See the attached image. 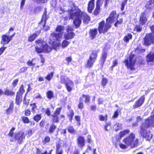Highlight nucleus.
<instances>
[{
  "label": "nucleus",
  "mask_w": 154,
  "mask_h": 154,
  "mask_svg": "<svg viewBox=\"0 0 154 154\" xmlns=\"http://www.w3.org/2000/svg\"><path fill=\"white\" fill-rule=\"evenodd\" d=\"M69 17V19L73 20V23L76 28L79 27L82 20L85 23H88L90 20V17L88 14L78 6H75L74 10L72 9L70 10Z\"/></svg>",
  "instance_id": "f257e3e1"
},
{
  "label": "nucleus",
  "mask_w": 154,
  "mask_h": 154,
  "mask_svg": "<svg viewBox=\"0 0 154 154\" xmlns=\"http://www.w3.org/2000/svg\"><path fill=\"white\" fill-rule=\"evenodd\" d=\"M153 112V114L145 119V122L142 123L140 126V134L142 137L149 141L152 139V135L150 131L147 130L146 129L150 127L151 125H153L154 126V108Z\"/></svg>",
  "instance_id": "f03ea898"
},
{
  "label": "nucleus",
  "mask_w": 154,
  "mask_h": 154,
  "mask_svg": "<svg viewBox=\"0 0 154 154\" xmlns=\"http://www.w3.org/2000/svg\"><path fill=\"white\" fill-rule=\"evenodd\" d=\"M139 141L138 139L135 138V134L133 133H131L128 136L123 139V142L125 144L120 143L119 146L122 149H126L129 146H130L131 148H133L138 145Z\"/></svg>",
  "instance_id": "7ed1b4c3"
},
{
  "label": "nucleus",
  "mask_w": 154,
  "mask_h": 154,
  "mask_svg": "<svg viewBox=\"0 0 154 154\" xmlns=\"http://www.w3.org/2000/svg\"><path fill=\"white\" fill-rule=\"evenodd\" d=\"M15 129V127H12L8 134L9 137H13V139L10 140V141L12 142L14 141H17L18 144H21L23 142V140L25 138V134L23 132L18 131L14 133V131Z\"/></svg>",
  "instance_id": "20e7f679"
},
{
  "label": "nucleus",
  "mask_w": 154,
  "mask_h": 154,
  "mask_svg": "<svg viewBox=\"0 0 154 154\" xmlns=\"http://www.w3.org/2000/svg\"><path fill=\"white\" fill-rule=\"evenodd\" d=\"M100 52L99 49L93 50L90 54L89 58L87 60L85 65L86 68H90L93 66L94 63L96 61L98 57V53Z\"/></svg>",
  "instance_id": "39448f33"
},
{
  "label": "nucleus",
  "mask_w": 154,
  "mask_h": 154,
  "mask_svg": "<svg viewBox=\"0 0 154 154\" xmlns=\"http://www.w3.org/2000/svg\"><path fill=\"white\" fill-rule=\"evenodd\" d=\"M106 22L102 20L98 23L97 29L100 34H105L112 27V23L106 19Z\"/></svg>",
  "instance_id": "423d86ee"
},
{
  "label": "nucleus",
  "mask_w": 154,
  "mask_h": 154,
  "mask_svg": "<svg viewBox=\"0 0 154 154\" xmlns=\"http://www.w3.org/2000/svg\"><path fill=\"white\" fill-rule=\"evenodd\" d=\"M135 56L134 54L131 53L129 56V60L126 59L124 61V62L128 69L132 70H135L134 66L136 60L135 59H133Z\"/></svg>",
  "instance_id": "0eeeda50"
},
{
  "label": "nucleus",
  "mask_w": 154,
  "mask_h": 154,
  "mask_svg": "<svg viewBox=\"0 0 154 154\" xmlns=\"http://www.w3.org/2000/svg\"><path fill=\"white\" fill-rule=\"evenodd\" d=\"M25 91L23 84H22L17 91L15 98V103L17 105H19L22 101V96Z\"/></svg>",
  "instance_id": "6e6552de"
},
{
  "label": "nucleus",
  "mask_w": 154,
  "mask_h": 154,
  "mask_svg": "<svg viewBox=\"0 0 154 154\" xmlns=\"http://www.w3.org/2000/svg\"><path fill=\"white\" fill-rule=\"evenodd\" d=\"M110 0H105V4L104 6L106 7L108 3ZM103 4V0H97L96 2V7L95 9L93 11L94 14L97 15L99 14L100 11V6H101Z\"/></svg>",
  "instance_id": "1a4fd4ad"
},
{
  "label": "nucleus",
  "mask_w": 154,
  "mask_h": 154,
  "mask_svg": "<svg viewBox=\"0 0 154 154\" xmlns=\"http://www.w3.org/2000/svg\"><path fill=\"white\" fill-rule=\"evenodd\" d=\"M144 44L148 46L154 42V35L152 33L146 34L144 38Z\"/></svg>",
  "instance_id": "9d476101"
},
{
  "label": "nucleus",
  "mask_w": 154,
  "mask_h": 154,
  "mask_svg": "<svg viewBox=\"0 0 154 154\" xmlns=\"http://www.w3.org/2000/svg\"><path fill=\"white\" fill-rule=\"evenodd\" d=\"M61 110V107L57 108L54 111L53 114L51 115L52 121V122L58 123L60 121L58 115L60 114Z\"/></svg>",
  "instance_id": "9b49d317"
},
{
  "label": "nucleus",
  "mask_w": 154,
  "mask_h": 154,
  "mask_svg": "<svg viewBox=\"0 0 154 154\" xmlns=\"http://www.w3.org/2000/svg\"><path fill=\"white\" fill-rule=\"evenodd\" d=\"M147 18L146 11L141 12L139 19L140 24L142 26L145 25L148 21Z\"/></svg>",
  "instance_id": "f8f14e48"
},
{
  "label": "nucleus",
  "mask_w": 154,
  "mask_h": 154,
  "mask_svg": "<svg viewBox=\"0 0 154 154\" xmlns=\"http://www.w3.org/2000/svg\"><path fill=\"white\" fill-rule=\"evenodd\" d=\"M74 29L69 26H67L66 28V32L67 34L65 36L66 39L68 40L73 38L75 36V34L72 31Z\"/></svg>",
  "instance_id": "ddd939ff"
},
{
  "label": "nucleus",
  "mask_w": 154,
  "mask_h": 154,
  "mask_svg": "<svg viewBox=\"0 0 154 154\" xmlns=\"http://www.w3.org/2000/svg\"><path fill=\"white\" fill-rule=\"evenodd\" d=\"M119 14H117V12L116 10L112 11L110 13L109 16L106 19L109 21L111 23L114 21L116 19H116H117L119 17Z\"/></svg>",
  "instance_id": "4468645a"
},
{
  "label": "nucleus",
  "mask_w": 154,
  "mask_h": 154,
  "mask_svg": "<svg viewBox=\"0 0 154 154\" xmlns=\"http://www.w3.org/2000/svg\"><path fill=\"white\" fill-rule=\"evenodd\" d=\"M145 100V97L144 95L142 96L135 102L134 104L133 105V108L135 109L141 106L144 103Z\"/></svg>",
  "instance_id": "2eb2a0df"
},
{
  "label": "nucleus",
  "mask_w": 154,
  "mask_h": 154,
  "mask_svg": "<svg viewBox=\"0 0 154 154\" xmlns=\"http://www.w3.org/2000/svg\"><path fill=\"white\" fill-rule=\"evenodd\" d=\"M77 143L78 146L81 149L85 146V141L84 137L82 136H79L77 138Z\"/></svg>",
  "instance_id": "dca6fc26"
},
{
  "label": "nucleus",
  "mask_w": 154,
  "mask_h": 154,
  "mask_svg": "<svg viewBox=\"0 0 154 154\" xmlns=\"http://www.w3.org/2000/svg\"><path fill=\"white\" fill-rule=\"evenodd\" d=\"M98 29L96 28L90 29L89 31V34L91 40L95 38L98 33Z\"/></svg>",
  "instance_id": "f3484780"
},
{
  "label": "nucleus",
  "mask_w": 154,
  "mask_h": 154,
  "mask_svg": "<svg viewBox=\"0 0 154 154\" xmlns=\"http://www.w3.org/2000/svg\"><path fill=\"white\" fill-rule=\"evenodd\" d=\"M60 141L61 140L60 139L59 141L56 143V148L55 154H63V149H60L62 144Z\"/></svg>",
  "instance_id": "a211bd4d"
},
{
  "label": "nucleus",
  "mask_w": 154,
  "mask_h": 154,
  "mask_svg": "<svg viewBox=\"0 0 154 154\" xmlns=\"http://www.w3.org/2000/svg\"><path fill=\"white\" fill-rule=\"evenodd\" d=\"M107 56V53L106 52H104L102 54L100 57L99 63L102 67H103V65L105 62Z\"/></svg>",
  "instance_id": "6ab92c4d"
},
{
  "label": "nucleus",
  "mask_w": 154,
  "mask_h": 154,
  "mask_svg": "<svg viewBox=\"0 0 154 154\" xmlns=\"http://www.w3.org/2000/svg\"><path fill=\"white\" fill-rule=\"evenodd\" d=\"M95 0H90L88 2L87 10L88 12L91 13L94 8Z\"/></svg>",
  "instance_id": "aec40b11"
},
{
  "label": "nucleus",
  "mask_w": 154,
  "mask_h": 154,
  "mask_svg": "<svg viewBox=\"0 0 154 154\" xmlns=\"http://www.w3.org/2000/svg\"><path fill=\"white\" fill-rule=\"evenodd\" d=\"M57 128V126L54 123L51 124L49 126V128L48 129L45 127L46 130L48 131V132L50 134H53Z\"/></svg>",
  "instance_id": "412c9836"
},
{
  "label": "nucleus",
  "mask_w": 154,
  "mask_h": 154,
  "mask_svg": "<svg viewBox=\"0 0 154 154\" xmlns=\"http://www.w3.org/2000/svg\"><path fill=\"white\" fill-rule=\"evenodd\" d=\"M47 11L45 9L44 12L41 20L39 23V24L41 23L43 21H44V24L43 25V28H44L45 27L46 21L48 18L49 17L47 15Z\"/></svg>",
  "instance_id": "4be33fe9"
},
{
  "label": "nucleus",
  "mask_w": 154,
  "mask_h": 154,
  "mask_svg": "<svg viewBox=\"0 0 154 154\" xmlns=\"http://www.w3.org/2000/svg\"><path fill=\"white\" fill-rule=\"evenodd\" d=\"M11 40L10 37L7 34H4L2 36V40L1 43L2 44V42H4V44H5L8 43Z\"/></svg>",
  "instance_id": "5701e85b"
},
{
  "label": "nucleus",
  "mask_w": 154,
  "mask_h": 154,
  "mask_svg": "<svg viewBox=\"0 0 154 154\" xmlns=\"http://www.w3.org/2000/svg\"><path fill=\"white\" fill-rule=\"evenodd\" d=\"M41 32V30H39L38 31L36 32L35 33H33L31 34L28 37V41L29 42H32L37 37L38 34Z\"/></svg>",
  "instance_id": "b1692460"
},
{
  "label": "nucleus",
  "mask_w": 154,
  "mask_h": 154,
  "mask_svg": "<svg viewBox=\"0 0 154 154\" xmlns=\"http://www.w3.org/2000/svg\"><path fill=\"white\" fill-rule=\"evenodd\" d=\"M14 104L13 101H11L9 104L8 108L5 111L7 114H9L13 112L14 109Z\"/></svg>",
  "instance_id": "393cba45"
},
{
  "label": "nucleus",
  "mask_w": 154,
  "mask_h": 154,
  "mask_svg": "<svg viewBox=\"0 0 154 154\" xmlns=\"http://www.w3.org/2000/svg\"><path fill=\"white\" fill-rule=\"evenodd\" d=\"M63 33H58L53 32L51 35L53 38L55 37L57 40L59 41L60 39L62 38Z\"/></svg>",
  "instance_id": "a878e982"
},
{
  "label": "nucleus",
  "mask_w": 154,
  "mask_h": 154,
  "mask_svg": "<svg viewBox=\"0 0 154 154\" xmlns=\"http://www.w3.org/2000/svg\"><path fill=\"white\" fill-rule=\"evenodd\" d=\"M146 62H152L154 61V53L152 54L150 53L147 54L146 56Z\"/></svg>",
  "instance_id": "bb28decb"
},
{
  "label": "nucleus",
  "mask_w": 154,
  "mask_h": 154,
  "mask_svg": "<svg viewBox=\"0 0 154 154\" xmlns=\"http://www.w3.org/2000/svg\"><path fill=\"white\" fill-rule=\"evenodd\" d=\"M42 47L43 51L45 52L49 53L52 50V48L47 44L44 45Z\"/></svg>",
  "instance_id": "cd10ccee"
},
{
  "label": "nucleus",
  "mask_w": 154,
  "mask_h": 154,
  "mask_svg": "<svg viewBox=\"0 0 154 154\" xmlns=\"http://www.w3.org/2000/svg\"><path fill=\"white\" fill-rule=\"evenodd\" d=\"M15 94V92L8 89H6L4 91V95L6 96H13Z\"/></svg>",
  "instance_id": "c85d7f7f"
},
{
  "label": "nucleus",
  "mask_w": 154,
  "mask_h": 154,
  "mask_svg": "<svg viewBox=\"0 0 154 154\" xmlns=\"http://www.w3.org/2000/svg\"><path fill=\"white\" fill-rule=\"evenodd\" d=\"M74 115V112L73 110H71L70 112H67L66 116L70 122H72Z\"/></svg>",
  "instance_id": "c756f323"
},
{
  "label": "nucleus",
  "mask_w": 154,
  "mask_h": 154,
  "mask_svg": "<svg viewBox=\"0 0 154 154\" xmlns=\"http://www.w3.org/2000/svg\"><path fill=\"white\" fill-rule=\"evenodd\" d=\"M130 131L128 129H125L121 131L119 133V138L121 139L122 137L129 133Z\"/></svg>",
  "instance_id": "7c9ffc66"
},
{
  "label": "nucleus",
  "mask_w": 154,
  "mask_h": 154,
  "mask_svg": "<svg viewBox=\"0 0 154 154\" xmlns=\"http://www.w3.org/2000/svg\"><path fill=\"white\" fill-rule=\"evenodd\" d=\"M132 35L130 33H128L127 35H125L123 38V40L126 43L129 42L130 39L132 38Z\"/></svg>",
  "instance_id": "2f4dec72"
},
{
  "label": "nucleus",
  "mask_w": 154,
  "mask_h": 154,
  "mask_svg": "<svg viewBox=\"0 0 154 154\" xmlns=\"http://www.w3.org/2000/svg\"><path fill=\"white\" fill-rule=\"evenodd\" d=\"M113 129L116 131H117L122 129V124H121L116 123L113 126Z\"/></svg>",
  "instance_id": "473e14b6"
},
{
  "label": "nucleus",
  "mask_w": 154,
  "mask_h": 154,
  "mask_svg": "<svg viewBox=\"0 0 154 154\" xmlns=\"http://www.w3.org/2000/svg\"><path fill=\"white\" fill-rule=\"evenodd\" d=\"M154 3V0H149L146 3L145 7L147 9L151 10L152 8L150 6Z\"/></svg>",
  "instance_id": "72a5a7b5"
},
{
  "label": "nucleus",
  "mask_w": 154,
  "mask_h": 154,
  "mask_svg": "<svg viewBox=\"0 0 154 154\" xmlns=\"http://www.w3.org/2000/svg\"><path fill=\"white\" fill-rule=\"evenodd\" d=\"M145 51V49L141 48V45H137L136 48L134 50V51L136 52H137L139 53H143Z\"/></svg>",
  "instance_id": "f704fd0d"
},
{
  "label": "nucleus",
  "mask_w": 154,
  "mask_h": 154,
  "mask_svg": "<svg viewBox=\"0 0 154 154\" xmlns=\"http://www.w3.org/2000/svg\"><path fill=\"white\" fill-rule=\"evenodd\" d=\"M42 118V114H37L34 116L33 117V120L36 122H38Z\"/></svg>",
  "instance_id": "c9c22d12"
},
{
  "label": "nucleus",
  "mask_w": 154,
  "mask_h": 154,
  "mask_svg": "<svg viewBox=\"0 0 154 154\" xmlns=\"http://www.w3.org/2000/svg\"><path fill=\"white\" fill-rule=\"evenodd\" d=\"M80 101L78 105V108L80 109H82L84 108V105L82 97H80L79 98Z\"/></svg>",
  "instance_id": "e433bc0d"
},
{
  "label": "nucleus",
  "mask_w": 154,
  "mask_h": 154,
  "mask_svg": "<svg viewBox=\"0 0 154 154\" xmlns=\"http://www.w3.org/2000/svg\"><path fill=\"white\" fill-rule=\"evenodd\" d=\"M70 84L71 85V86L69 85L68 83L66 84L65 85L67 91L69 92H70L72 90V87L74 86V83L72 81H70Z\"/></svg>",
  "instance_id": "4c0bfd02"
},
{
  "label": "nucleus",
  "mask_w": 154,
  "mask_h": 154,
  "mask_svg": "<svg viewBox=\"0 0 154 154\" xmlns=\"http://www.w3.org/2000/svg\"><path fill=\"white\" fill-rule=\"evenodd\" d=\"M47 98L49 100H51L54 97L53 92L52 91H48L46 93Z\"/></svg>",
  "instance_id": "58836bf2"
},
{
  "label": "nucleus",
  "mask_w": 154,
  "mask_h": 154,
  "mask_svg": "<svg viewBox=\"0 0 154 154\" xmlns=\"http://www.w3.org/2000/svg\"><path fill=\"white\" fill-rule=\"evenodd\" d=\"M21 119L22 122L24 124H28L29 123L30 121L29 118L26 116H23L21 117Z\"/></svg>",
  "instance_id": "ea45409f"
},
{
  "label": "nucleus",
  "mask_w": 154,
  "mask_h": 154,
  "mask_svg": "<svg viewBox=\"0 0 154 154\" xmlns=\"http://www.w3.org/2000/svg\"><path fill=\"white\" fill-rule=\"evenodd\" d=\"M142 26L140 24L139 25H136L134 28V31H136L137 32H140L142 30Z\"/></svg>",
  "instance_id": "a19ab883"
},
{
  "label": "nucleus",
  "mask_w": 154,
  "mask_h": 154,
  "mask_svg": "<svg viewBox=\"0 0 154 154\" xmlns=\"http://www.w3.org/2000/svg\"><path fill=\"white\" fill-rule=\"evenodd\" d=\"M108 82L107 79L105 77H103L102 78L101 84L102 87L105 88Z\"/></svg>",
  "instance_id": "79ce46f5"
},
{
  "label": "nucleus",
  "mask_w": 154,
  "mask_h": 154,
  "mask_svg": "<svg viewBox=\"0 0 154 154\" xmlns=\"http://www.w3.org/2000/svg\"><path fill=\"white\" fill-rule=\"evenodd\" d=\"M99 119L102 121H106L108 119V116L106 114L103 115H99Z\"/></svg>",
  "instance_id": "37998d69"
},
{
  "label": "nucleus",
  "mask_w": 154,
  "mask_h": 154,
  "mask_svg": "<svg viewBox=\"0 0 154 154\" xmlns=\"http://www.w3.org/2000/svg\"><path fill=\"white\" fill-rule=\"evenodd\" d=\"M51 141L50 137L48 135L44 137V139L42 140V143L44 144H45L50 142Z\"/></svg>",
  "instance_id": "c03bdc74"
},
{
  "label": "nucleus",
  "mask_w": 154,
  "mask_h": 154,
  "mask_svg": "<svg viewBox=\"0 0 154 154\" xmlns=\"http://www.w3.org/2000/svg\"><path fill=\"white\" fill-rule=\"evenodd\" d=\"M64 30V26L61 25H58L57 26L55 31L56 32H58L61 33Z\"/></svg>",
  "instance_id": "a18cd8bd"
},
{
  "label": "nucleus",
  "mask_w": 154,
  "mask_h": 154,
  "mask_svg": "<svg viewBox=\"0 0 154 154\" xmlns=\"http://www.w3.org/2000/svg\"><path fill=\"white\" fill-rule=\"evenodd\" d=\"M68 132L71 134H75L76 132L75 130L73 127L72 126H69L67 128Z\"/></svg>",
  "instance_id": "49530a36"
},
{
  "label": "nucleus",
  "mask_w": 154,
  "mask_h": 154,
  "mask_svg": "<svg viewBox=\"0 0 154 154\" xmlns=\"http://www.w3.org/2000/svg\"><path fill=\"white\" fill-rule=\"evenodd\" d=\"M82 97L85 98V103H89L90 100V97L88 95L82 94Z\"/></svg>",
  "instance_id": "de8ad7c7"
},
{
  "label": "nucleus",
  "mask_w": 154,
  "mask_h": 154,
  "mask_svg": "<svg viewBox=\"0 0 154 154\" xmlns=\"http://www.w3.org/2000/svg\"><path fill=\"white\" fill-rule=\"evenodd\" d=\"M54 74V72H51L48 73L45 77L47 80L50 81L52 79Z\"/></svg>",
  "instance_id": "09e8293b"
},
{
  "label": "nucleus",
  "mask_w": 154,
  "mask_h": 154,
  "mask_svg": "<svg viewBox=\"0 0 154 154\" xmlns=\"http://www.w3.org/2000/svg\"><path fill=\"white\" fill-rule=\"evenodd\" d=\"M123 21V19L122 18H120L119 20H117L114 24V25L116 27H117L118 25L122 24Z\"/></svg>",
  "instance_id": "8fccbe9b"
},
{
  "label": "nucleus",
  "mask_w": 154,
  "mask_h": 154,
  "mask_svg": "<svg viewBox=\"0 0 154 154\" xmlns=\"http://www.w3.org/2000/svg\"><path fill=\"white\" fill-rule=\"evenodd\" d=\"M121 111V109H117L114 112L112 116L113 119H115L117 118L119 115V113Z\"/></svg>",
  "instance_id": "3c124183"
},
{
  "label": "nucleus",
  "mask_w": 154,
  "mask_h": 154,
  "mask_svg": "<svg viewBox=\"0 0 154 154\" xmlns=\"http://www.w3.org/2000/svg\"><path fill=\"white\" fill-rule=\"evenodd\" d=\"M118 60L117 59H115L112 61V64L110 67V69L111 70H113V68L115 66H117V65L118 64Z\"/></svg>",
  "instance_id": "603ef678"
},
{
  "label": "nucleus",
  "mask_w": 154,
  "mask_h": 154,
  "mask_svg": "<svg viewBox=\"0 0 154 154\" xmlns=\"http://www.w3.org/2000/svg\"><path fill=\"white\" fill-rule=\"evenodd\" d=\"M70 43V42H68L66 40H64L61 44L62 47L63 48H65Z\"/></svg>",
  "instance_id": "864d4df0"
},
{
  "label": "nucleus",
  "mask_w": 154,
  "mask_h": 154,
  "mask_svg": "<svg viewBox=\"0 0 154 154\" xmlns=\"http://www.w3.org/2000/svg\"><path fill=\"white\" fill-rule=\"evenodd\" d=\"M29 105L30 106H32L31 111L32 112H35V109H36L37 107L36 103H31Z\"/></svg>",
  "instance_id": "5fc2aeb1"
},
{
  "label": "nucleus",
  "mask_w": 154,
  "mask_h": 154,
  "mask_svg": "<svg viewBox=\"0 0 154 154\" xmlns=\"http://www.w3.org/2000/svg\"><path fill=\"white\" fill-rule=\"evenodd\" d=\"M45 123L46 122L45 120L43 119L41 120L39 123V125L40 128H43L45 125Z\"/></svg>",
  "instance_id": "6e6d98bb"
},
{
  "label": "nucleus",
  "mask_w": 154,
  "mask_h": 154,
  "mask_svg": "<svg viewBox=\"0 0 154 154\" xmlns=\"http://www.w3.org/2000/svg\"><path fill=\"white\" fill-rule=\"evenodd\" d=\"M128 0H123V2L121 4V10L122 11H123L125 8V6L126 5Z\"/></svg>",
  "instance_id": "4d7b16f0"
},
{
  "label": "nucleus",
  "mask_w": 154,
  "mask_h": 154,
  "mask_svg": "<svg viewBox=\"0 0 154 154\" xmlns=\"http://www.w3.org/2000/svg\"><path fill=\"white\" fill-rule=\"evenodd\" d=\"M60 82L61 84H64L65 85L67 83L66 82V79L64 76H60Z\"/></svg>",
  "instance_id": "13d9d810"
},
{
  "label": "nucleus",
  "mask_w": 154,
  "mask_h": 154,
  "mask_svg": "<svg viewBox=\"0 0 154 154\" xmlns=\"http://www.w3.org/2000/svg\"><path fill=\"white\" fill-rule=\"evenodd\" d=\"M35 51L38 53H41L43 51L42 47L41 48L36 46L35 47Z\"/></svg>",
  "instance_id": "bf43d9fd"
},
{
  "label": "nucleus",
  "mask_w": 154,
  "mask_h": 154,
  "mask_svg": "<svg viewBox=\"0 0 154 154\" xmlns=\"http://www.w3.org/2000/svg\"><path fill=\"white\" fill-rule=\"evenodd\" d=\"M24 114L25 116H29L31 114V112L29 109H26L24 111Z\"/></svg>",
  "instance_id": "052dcab7"
},
{
  "label": "nucleus",
  "mask_w": 154,
  "mask_h": 154,
  "mask_svg": "<svg viewBox=\"0 0 154 154\" xmlns=\"http://www.w3.org/2000/svg\"><path fill=\"white\" fill-rule=\"evenodd\" d=\"M19 81L18 79H16L13 81L12 83V86L13 88H15L17 85Z\"/></svg>",
  "instance_id": "680f3d73"
},
{
  "label": "nucleus",
  "mask_w": 154,
  "mask_h": 154,
  "mask_svg": "<svg viewBox=\"0 0 154 154\" xmlns=\"http://www.w3.org/2000/svg\"><path fill=\"white\" fill-rule=\"evenodd\" d=\"M75 120L77 122V125H80V117L78 115H76L75 116Z\"/></svg>",
  "instance_id": "e2e57ef3"
},
{
  "label": "nucleus",
  "mask_w": 154,
  "mask_h": 154,
  "mask_svg": "<svg viewBox=\"0 0 154 154\" xmlns=\"http://www.w3.org/2000/svg\"><path fill=\"white\" fill-rule=\"evenodd\" d=\"M97 105L96 104L91 105L90 106V109L91 110L95 111L97 109Z\"/></svg>",
  "instance_id": "0e129e2a"
},
{
  "label": "nucleus",
  "mask_w": 154,
  "mask_h": 154,
  "mask_svg": "<svg viewBox=\"0 0 154 154\" xmlns=\"http://www.w3.org/2000/svg\"><path fill=\"white\" fill-rule=\"evenodd\" d=\"M45 114H46L48 116H50L51 114V112L50 109L49 108H47L45 110Z\"/></svg>",
  "instance_id": "69168bd1"
},
{
  "label": "nucleus",
  "mask_w": 154,
  "mask_h": 154,
  "mask_svg": "<svg viewBox=\"0 0 154 154\" xmlns=\"http://www.w3.org/2000/svg\"><path fill=\"white\" fill-rule=\"evenodd\" d=\"M42 9V7L41 6H38L36 7L34 9V12L35 13H37L38 12H39L41 11Z\"/></svg>",
  "instance_id": "338daca9"
},
{
  "label": "nucleus",
  "mask_w": 154,
  "mask_h": 154,
  "mask_svg": "<svg viewBox=\"0 0 154 154\" xmlns=\"http://www.w3.org/2000/svg\"><path fill=\"white\" fill-rule=\"evenodd\" d=\"M87 141L88 143H91L92 142V140L91 135H88L87 136Z\"/></svg>",
  "instance_id": "774afa93"
}]
</instances>
